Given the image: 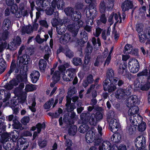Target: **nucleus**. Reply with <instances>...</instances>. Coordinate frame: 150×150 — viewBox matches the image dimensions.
<instances>
[{"instance_id":"31","label":"nucleus","mask_w":150,"mask_h":150,"mask_svg":"<svg viewBox=\"0 0 150 150\" xmlns=\"http://www.w3.org/2000/svg\"><path fill=\"white\" fill-rule=\"evenodd\" d=\"M47 64V62L44 59H42L40 60L38 65L40 71H44Z\"/></svg>"},{"instance_id":"63","label":"nucleus","mask_w":150,"mask_h":150,"mask_svg":"<svg viewBox=\"0 0 150 150\" xmlns=\"http://www.w3.org/2000/svg\"><path fill=\"white\" fill-rule=\"evenodd\" d=\"M29 121V117L28 116H25L23 117L21 120V122L24 125H26L28 123Z\"/></svg>"},{"instance_id":"14","label":"nucleus","mask_w":150,"mask_h":150,"mask_svg":"<svg viewBox=\"0 0 150 150\" xmlns=\"http://www.w3.org/2000/svg\"><path fill=\"white\" fill-rule=\"evenodd\" d=\"M66 98V103L65 106L68 112H71L74 110L76 108V107L74 103H71L72 99L71 97L67 95Z\"/></svg>"},{"instance_id":"12","label":"nucleus","mask_w":150,"mask_h":150,"mask_svg":"<svg viewBox=\"0 0 150 150\" xmlns=\"http://www.w3.org/2000/svg\"><path fill=\"white\" fill-rule=\"evenodd\" d=\"M27 71H24L22 73L17 75L15 79L12 80L11 81H14L17 85L21 82L25 81L27 80Z\"/></svg>"},{"instance_id":"28","label":"nucleus","mask_w":150,"mask_h":150,"mask_svg":"<svg viewBox=\"0 0 150 150\" xmlns=\"http://www.w3.org/2000/svg\"><path fill=\"white\" fill-rule=\"evenodd\" d=\"M149 72L148 74V70L147 69H143L141 72H139L137 74L138 76H147V80L150 79V69L149 70Z\"/></svg>"},{"instance_id":"3","label":"nucleus","mask_w":150,"mask_h":150,"mask_svg":"<svg viewBox=\"0 0 150 150\" xmlns=\"http://www.w3.org/2000/svg\"><path fill=\"white\" fill-rule=\"evenodd\" d=\"M127 106L130 108L128 111L129 120L132 125H134L135 123L132 119V116L134 117L135 114H137L139 111V108L137 105H139L140 101L137 96L132 95L128 97L127 99ZM126 117V120H128V117Z\"/></svg>"},{"instance_id":"45","label":"nucleus","mask_w":150,"mask_h":150,"mask_svg":"<svg viewBox=\"0 0 150 150\" xmlns=\"http://www.w3.org/2000/svg\"><path fill=\"white\" fill-rule=\"evenodd\" d=\"M67 57L69 58H71L74 56V53L67 47L64 53Z\"/></svg>"},{"instance_id":"51","label":"nucleus","mask_w":150,"mask_h":150,"mask_svg":"<svg viewBox=\"0 0 150 150\" xmlns=\"http://www.w3.org/2000/svg\"><path fill=\"white\" fill-rule=\"evenodd\" d=\"M47 141L45 139L42 140L40 139L38 141V145L42 148L45 147L47 145Z\"/></svg>"},{"instance_id":"60","label":"nucleus","mask_w":150,"mask_h":150,"mask_svg":"<svg viewBox=\"0 0 150 150\" xmlns=\"http://www.w3.org/2000/svg\"><path fill=\"white\" fill-rule=\"evenodd\" d=\"M55 9L51 6L48 7L46 10V14L48 15H52L53 14Z\"/></svg>"},{"instance_id":"57","label":"nucleus","mask_w":150,"mask_h":150,"mask_svg":"<svg viewBox=\"0 0 150 150\" xmlns=\"http://www.w3.org/2000/svg\"><path fill=\"white\" fill-rule=\"evenodd\" d=\"M81 14L80 17L78 19V20H72L73 21H75L74 24H75V25H76L77 27L79 28V29L80 28L82 27L83 25V22L81 20Z\"/></svg>"},{"instance_id":"40","label":"nucleus","mask_w":150,"mask_h":150,"mask_svg":"<svg viewBox=\"0 0 150 150\" xmlns=\"http://www.w3.org/2000/svg\"><path fill=\"white\" fill-rule=\"evenodd\" d=\"M110 144V142L107 140L104 141L102 143V146H100L99 150H107L108 145Z\"/></svg>"},{"instance_id":"50","label":"nucleus","mask_w":150,"mask_h":150,"mask_svg":"<svg viewBox=\"0 0 150 150\" xmlns=\"http://www.w3.org/2000/svg\"><path fill=\"white\" fill-rule=\"evenodd\" d=\"M77 92V90L74 86L71 87L67 93V95L70 97H71L73 95Z\"/></svg>"},{"instance_id":"30","label":"nucleus","mask_w":150,"mask_h":150,"mask_svg":"<svg viewBox=\"0 0 150 150\" xmlns=\"http://www.w3.org/2000/svg\"><path fill=\"white\" fill-rule=\"evenodd\" d=\"M62 37L65 40H67V43L69 42H71L74 41V38L75 37L71 35V33H65L63 35H62Z\"/></svg>"},{"instance_id":"13","label":"nucleus","mask_w":150,"mask_h":150,"mask_svg":"<svg viewBox=\"0 0 150 150\" xmlns=\"http://www.w3.org/2000/svg\"><path fill=\"white\" fill-rule=\"evenodd\" d=\"M76 69L74 68H69L67 69L66 72V74L69 78H67L66 75L65 78H64V81H72L76 75Z\"/></svg>"},{"instance_id":"58","label":"nucleus","mask_w":150,"mask_h":150,"mask_svg":"<svg viewBox=\"0 0 150 150\" xmlns=\"http://www.w3.org/2000/svg\"><path fill=\"white\" fill-rule=\"evenodd\" d=\"M10 103V105H11V108H14L17 105L20 104L19 103V100L15 99L11 100Z\"/></svg>"},{"instance_id":"6","label":"nucleus","mask_w":150,"mask_h":150,"mask_svg":"<svg viewBox=\"0 0 150 150\" xmlns=\"http://www.w3.org/2000/svg\"><path fill=\"white\" fill-rule=\"evenodd\" d=\"M86 3L90 4L88 10L86 11V16L88 19L93 20L97 15V11L96 8V5L94 0H85Z\"/></svg>"},{"instance_id":"4","label":"nucleus","mask_w":150,"mask_h":150,"mask_svg":"<svg viewBox=\"0 0 150 150\" xmlns=\"http://www.w3.org/2000/svg\"><path fill=\"white\" fill-rule=\"evenodd\" d=\"M90 115V113L88 112H83L81 114L80 117L83 123H88L91 125L95 126L103 118V114L100 111H97L95 114Z\"/></svg>"},{"instance_id":"20","label":"nucleus","mask_w":150,"mask_h":150,"mask_svg":"<svg viewBox=\"0 0 150 150\" xmlns=\"http://www.w3.org/2000/svg\"><path fill=\"white\" fill-rule=\"evenodd\" d=\"M76 113L74 112H71L70 115H69V113L64 115L63 119L64 121L66 119L67 120V122L70 124H74V120L75 119Z\"/></svg>"},{"instance_id":"22","label":"nucleus","mask_w":150,"mask_h":150,"mask_svg":"<svg viewBox=\"0 0 150 150\" xmlns=\"http://www.w3.org/2000/svg\"><path fill=\"white\" fill-rule=\"evenodd\" d=\"M40 75V73L38 71L35 70L32 71L30 76L32 82L33 83H36L38 80Z\"/></svg>"},{"instance_id":"64","label":"nucleus","mask_w":150,"mask_h":150,"mask_svg":"<svg viewBox=\"0 0 150 150\" xmlns=\"http://www.w3.org/2000/svg\"><path fill=\"white\" fill-rule=\"evenodd\" d=\"M108 145V146L107 147V150H117V148L118 147H117V146L116 145L113 144L112 146L111 144L110 143V144H109Z\"/></svg>"},{"instance_id":"36","label":"nucleus","mask_w":150,"mask_h":150,"mask_svg":"<svg viewBox=\"0 0 150 150\" xmlns=\"http://www.w3.org/2000/svg\"><path fill=\"white\" fill-rule=\"evenodd\" d=\"M72 62L73 64L76 66H81L82 64V61L81 59L79 57L73 58Z\"/></svg>"},{"instance_id":"43","label":"nucleus","mask_w":150,"mask_h":150,"mask_svg":"<svg viewBox=\"0 0 150 150\" xmlns=\"http://www.w3.org/2000/svg\"><path fill=\"white\" fill-rule=\"evenodd\" d=\"M93 49V48L92 46L88 42L87 43L86 47L85 50L86 55H88L91 56V54L92 52Z\"/></svg>"},{"instance_id":"32","label":"nucleus","mask_w":150,"mask_h":150,"mask_svg":"<svg viewBox=\"0 0 150 150\" xmlns=\"http://www.w3.org/2000/svg\"><path fill=\"white\" fill-rule=\"evenodd\" d=\"M51 23L52 26L56 28V27H58V26H59L61 25V24H62V20L61 19L59 18L58 19L55 18L52 19Z\"/></svg>"},{"instance_id":"7","label":"nucleus","mask_w":150,"mask_h":150,"mask_svg":"<svg viewBox=\"0 0 150 150\" xmlns=\"http://www.w3.org/2000/svg\"><path fill=\"white\" fill-rule=\"evenodd\" d=\"M64 11L66 15L70 17L72 20H77L80 17L81 13L78 11H74L71 7H68L65 8Z\"/></svg>"},{"instance_id":"62","label":"nucleus","mask_w":150,"mask_h":150,"mask_svg":"<svg viewBox=\"0 0 150 150\" xmlns=\"http://www.w3.org/2000/svg\"><path fill=\"white\" fill-rule=\"evenodd\" d=\"M103 29L99 27L97 28L96 29L95 33H93L94 35L96 37H98L100 35Z\"/></svg>"},{"instance_id":"55","label":"nucleus","mask_w":150,"mask_h":150,"mask_svg":"<svg viewBox=\"0 0 150 150\" xmlns=\"http://www.w3.org/2000/svg\"><path fill=\"white\" fill-rule=\"evenodd\" d=\"M11 6L10 10L13 14H14L17 13L18 11V6L16 4H13L9 6Z\"/></svg>"},{"instance_id":"25","label":"nucleus","mask_w":150,"mask_h":150,"mask_svg":"<svg viewBox=\"0 0 150 150\" xmlns=\"http://www.w3.org/2000/svg\"><path fill=\"white\" fill-rule=\"evenodd\" d=\"M77 127L75 125L70 126L68 129V134L70 136H74L76 133Z\"/></svg>"},{"instance_id":"33","label":"nucleus","mask_w":150,"mask_h":150,"mask_svg":"<svg viewBox=\"0 0 150 150\" xmlns=\"http://www.w3.org/2000/svg\"><path fill=\"white\" fill-rule=\"evenodd\" d=\"M107 19L106 17L105 14L103 13L100 17V19L97 20V24L98 25H100L102 23L105 24L107 22Z\"/></svg>"},{"instance_id":"39","label":"nucleus","mask_w":150,"mask_h":150,"mask_svg":"<svg viewBox=\"0 0 150 150\" xmlns=\"http://www.w3.org/2000/svg\"><path fill=\"white\" fill-rule=\"evenodd\" d=\"M36 128L37 129V132L38 134L40 133L41 131V129L44 130L46 127V125L44 122H43L42 124L40 123H38L36 125Z\"/></svg>"},{"instance_id":"10","label":"nucleus","mask_w":150,"mask_h":150,"mask_svg":"<svg viewBox=\"0 0 150 150\" xmlns=\"http://www.w3.org/2000/svg\"><path fill=\"white\" fill-rule=\"evenodd\" d=\"M128 67L131 73L135 74L138 72L140 68L138 60L135 59H130L128 63Z\"/></svg>"},{"instance_id":"29","label":"nucleus","mask_w":150,"mask_h":150,"mask_svg":"<svg viewBox=\"0 0 150 150\" xmlns=\"http://www.w3.org/2000/svg\"><path fill=\"white\" fill-rule=\"evenodd\" d=\"M17 96H18L19 103L22 104L24 103L27 101V96L25 94L23 93H19L16 95Z\"/></svg>"},{"instance_id":"24","label":"nucleus","mask_w":150,"mask_h":150,"mask_svg":"<svg viewBox=\"0 0 150 150\" xmlns=\"http://www.w3.org/2000/svg\"><path fill=\"white\" fill-rule=\"evenodd\" d=\"M137 86L138 88H140L141 90L142 91H147L150 88V82L149 80H147L145 83L138 84Z\"/></svg>"},{"instance_id":"49","label":"nucleus","mask_w":150,"mask_h":150,"mask_svg":"<svg viewBox=\"0 0 150 150\" xmlns=\"http://www.w3.org/2000/svg\"><path fill=\"white\" fill-rule=\"evenodd\" d=\"M54 100L53 98H51L47 102L44 104V107L45 109H50L51 105H52L54 103Z\"/></svg>"},{"instance_id":"61","label":"nucleus","mask_w":150,"mask_h":150,"mask_svg":"<svg viewBox=\"0 0 150 150\" xmlns=\"http://www.w3.org/2000/svg\"><path fill=\"white\" fill-rule=\"evenodd\" d=\"M62 24H61V26H62L63 24H64L65 26L67 27V25L70 24V20L67 18H65L62 20Z\"/></svg>"},{"instance_id":"59","label":"nucleus","mask_w":150,"mask_h":150,"mask_svg":"<svg viewBox=\"0 0 150 150\" xmlns=\"http://www.w3.org/2000/svg\"><path fill=\"white\" fill-rule=\"evenodd\" d=\"M67 47L68 46H67L64 47H63L62 46L60 45L57 50V53L58 54H60L61 52L64 53L66 51V49L67 48Z\"/></svg>"},{"instance_id":"16","label":"nucleus","mask_w":150,"mask_h":150,"mask_svg":"<svg viewBox=\"0 0 150 150\" xmlns=\"http://www.w3.org/2000/svg\"><path fill=\"white\" fill-rule=\"evenodd\" d=\"M68 30L70 32L71 35L75 37L77 35L79 31V28L75 25V24L72 23L67 25Z\"/></svg>"},{"instance_id":"17","label":"nucleus","mask_w":150,"mask_h":150,"mask_svg":"<svg viewBox=\"0 0 150 150\" xmlns=\"http://www.w3.org/2000/svg\"><path fill=\"white\" fill-rule=\"evenodd\" d=\"M133 5L132 1L130 0H126L122 3V8L123 10L126 11L132 9L133 7Z\"/></svg>"},{"instance_id":"2","label":"nucleus","mask_w":150,"mask_h":150,"mask_svg":"<svg viewBox=\"0 0 150 150\" xmlns=\"http://www.w3.org/2000/svg\"><path fill=\"white\" fill-rule=\"evenodd\" d=\"M114 71L111 68L108 69L107 71L105 79L103 81V86L105 91L112 93L117 89L116 86L118 79L114 77Z\"/></svg>"},{"instance_id":"15","label":"nucleus","mask_w":150,"mask_h":150,"mask_svg":"<svg viewBox=\"0 0 150 150\" xmlns=\"http://www.w3.org/2000/svg\"><path fill=\"white\" fill-rule=\"evenodd\" d=\"M97 135L92 130H89L87 132L86 135V142L88 143L92 142L95 140V138Z\"/></svg>"},{"instance_id":"26","label":"nucleus","mask_w":150,"mask_h":150,"mask_svg":"<svg viewBox=\"0 0 150 150\" xmlns=\"http://www.w3.org/2000/svg\"><path fill=\"white\" fill-rule=\"evenodd\" d=\"M81 123L82 125L80 126L78 129V130L80 133H84L88 130L89 127L87 125V123H83L82 121Z\"/></svg>"},{"instance_id":"9","label":"nucleus","mask_w":150,"mask_h":150,"mask_svg":"<svg viewBox=\"0 0 150 150\" xmlns=\"http://www.w3.org/2000/svg\"><path fill=\"white\" fill-rule=\"evenodd\" d=\"M146 138L143 136H138L136 139L135 142L136 147L137 148L135 150H146Z\"/></svg>"},{"instance_id":"35","label":"nucleus","mask_w":150,"mask_h":150,"mask_svg":"<svg viewBox=\"0 0 150 150\" xmlns=\"http://www.w3.org/2000/svg\"><path fill=\"white\" fill-rule=\"evenodd\" d=\"M11 25V21L8 18L4 19L3 22V27L5 30H7L9 29Z\"/></svg>"},{"instance_id":"19","label":"nucleus","mask_w":150,"mask_h":150,"mask_svg":"<svg viewBox=\"0 0 150 150\" xmlns=\"http://www.w3.org/2000/svg\"><path fill=\"white\" fill-rule=\"evenodd\" d=\"M119 122L116 119H112L109 123L111 131L113 132H116L118 127Z\"/></svg>"},{"instance_id":"54","label":"nucleus","mask_w":150,"mask_h":150,"mask_svg":"<svg viewBox=\"0 0 150 150\" xmlns=\"http://www.w3.org/2000/svg\"><path fill=\"white\" fill-rule=\"evenodd\" d=\"M61 25L58 27H56V31L57 33L59 35H62L65 33V28L63 27L62 28L61 27Z\"/></svg>"},{"instance_id":"48","label":"nucleus","mask_w":150,"mask_h":150,"mask_svg":"<svg viewBox=\"0 0 150 150\" xmlns=\"http://www.w3.org/2000/svg\"><path fill=\"white\" fill-rule=\"evenodd\" d=\"M36 89L35 86L32 84L31 85L27 84L25 87V90L27 92L32 91Z\"/></svg>"},{"instance_id":"42","label":"nucleus","mask_w":150,"mask_h":150,"mask_svg":"<svg viewBox=\"0 0 150 150\" xmlns=\"http://www.w3.org/2000/svg\"><path fill=\"white\" fill-rule=\"evenodd\" d=\"M107 7L106 6L105 2L101 1L100 4L99 10L101 13H105Z\"/></svg>"},{"instance_id":"18","label":"nucleus","mask_w":150,"mask_h":150,"mask_svg":"<svg viewBox=\"0 0 150 150\" xmlns=\"http://www.w3.org/2000/svg\"><path fill=\"white\" fill-rule=\"evenodd\" d=\"M60 78V72L58 71H55L52 77L53 81L50 83V87L52 88L54 87L55 84L59 80Z\"/></svg>"},{"instance_id":"21","label":"nucleus","mask_w":150,"mask_h":150,"mask_svg":"<svg viewBox=\"0 0 150 150\" xmlns=\"http://www.w3.org/2000/svg\"><path fill=\"white\" fill-rule=\"evenodd\" d=\"M94 81L93 76L91 74H90L88 75L86 79L83 81L82 85L86 88L88 86L89 84H92Z\"/></svg>"},{"instance_id":"52","label":"nucleus","mask_w":150,"mask_h":150,"mask_svg":"<svg viewBox=\"0 0 150 150\" xmlns=\"http://www.w3.org/2000/svg\"><path fill=\"white\" fill-rule=\"evenodd\" d=\"M57 4V8L59 9L63 10L65 4L63 0H58Z\"/></svg>"},{"instance_id":"1","label":"nucleus","mask_w":150,"mask_h":150,"mask_svg":"<svg viewBox=\"0 0 150 150\" xmlns=\"http://www.w3.org/2000/svg\"><path fill=\"white\" fill-rule=\"evenodd\" d=\"M30 60V57L27 54H23L20 57H18L17 63L16 60L13 59L11 63L10 70L4 76V77H6L4 80H7L14 70L16 73H18L19 71L20 74L22 73L24 71H27V70H25V65L28 63ZM26 69L27 70V69Z\"/></svg>"},{"instance_id":"8","label":"nucleus","mask_w":150,"mask_h":150,"mask_svg":"<svg viewBox=\"0 0 150 150\" xmlns=\"http://www.w3.org/2000/svg\"><path fill=\"white\" fill-rule=\"evenodd\" d=\"M118 72L121 74L123 76H125L129 80H131L132 78V74L128 72L127 65L126 62H122L120 65L118 69Z\"/></svg>"},{"instance_id":"27","label":"nucleus","mask_w":150,"mask_h":150,"mask_svg":"<svg viewBox=\"0 0 150 150\" xmlns=\"http://www.w3.org/2000/svg\"><path fill=\"white\" fill-rule=\"evenodd\" d=\"M81 39L80 42L81 45L84 44L87 42L88 40L87 34L84 30L83 31L80 33Z\"/></svg>"},{"instance_id":"53","label":"nucleus","mask_w":150,"mask_h":150,"mask_svg":"<svg viewBox=\"0 0 150 150\" xmlns=\"http://www.w3.org/2000/svg\"><path fill=\"white\" fill-rule=\"evenodd\" d=\"M146 128V123L145 122H143L139 125L138 127V129L139 132H142L145 130Z\"/></svg>"},{"instance_id":"46","label":"nucleus","mask_w":150,"mask_h":150,"mask_svg":"<svg viewBox=\"0 0 150 150\" xmlns=\"http://www.w3.org/2000/svg\"><path fill=\"white\" fill-rule=\"evenodd\" d=\"M24 87V83H21L20 84L18 87L15 89V95H16L18 93H22V90Z\"/></svg>"},{"instance_id":"56","label":"nucleus","mask_w":150,"mask_h":150,"mask_svg":"<svg viewBox=\"0 0 150 150\" xmlns=\"http://www.w3.org/2000/svg\"><path fill=\"white\" fill-rule=\"evenodd\" d=\"M91 59V56L88 55H86L84 62V64H83V68L85 67L86 65L88 64L90 61Z\"/></svg>"},{"instance_id":"37","label":"nucleus","mask_w":150,"mask_h":150,"mask_svg":"<svg viewBox=\"0 0 150 150\" xmlns=\"http://www.w3.org/2000/svg\"><path fill=\"white\" fill-rule=\"evenodd\" d=\"M12 80L9 81V83H6L5 86L4 88L7 90H11L12 89L14 86H17V84H16L14 81H11Z\"/></svg>"},{"instance_id":"11","label":"nucleus","mask_w":150,"mask_h":150,"mask_svg":"<svg viewBox=\"0 0 150 150\" xmlns=\"http://www.w3.org/2000/svg\"><path fill=\"white\" fill-rule=\"evenodd\" d=\"M21 42V38L19 36H17L16 38L13 39L12 42L8 44L7 48L11 50H15L18 46L20 45Z\"/></svg>"},{"instance_id":"23","label":"nucleus","mask_w":150,"mask_h":150,"mask_svg":"<svg viewBox=\"0 0 150 150\" xmlns=\"http://www.w3.org/2000/svg\"><path fill=\"white\" fill-rule=\"evenodd\" d=\"M18 117L16 116L14 117L13 120V124L12 126L14 129L21 130L23 128L22 125L18 121Z\"/></svg>"},{"instance_id":"44","label":"nucleus","mask_w":150,"mask_h":150,"mask_svg":"<svg viewBox=\"0 0 150 150\" xmlns=\"http://www.w3.org/2000/svg\"><path fill=\"white\" fill-rule=\"evenodd\" d=\"M9 134L5 133L2 134L1 136V142L2 143H4L7 142L9 139Z\"/></svg>"},{"instance_id":"47","label":"nucleus","mask_w":150,"mask_h":150,"mask_svg":"<svg viewBox=\"0 0 150 150\" xmlns=\"http://www.w3.org/2000/svg\"><path fill=\"white\" fill-rule=\"evenodd\" d=\"M121 138V136H118L117 134H113L111 137L112 141L116 143L120 142Z\"/></svg>"},{"instance_id":"41","label":"nucleus","mask_w":150,"mask_h":150,"mask_svg":"<svg viewBox=\"0 0 150 150\" xmlns=\"http://www.w3.org/2000/svg\"><path fill=\"white\" fill-rule=\"evenodd\" d=\"M132 48L131 45L129 44L126 45L124 48V52L126 54H131V51Z\"/></svg>"},{"instance_id":"38","label":"nucleus","mask_w":150,"mask_h":150,"mask_svg":"<svg viewBox=\"0 0 150 150\" xmlns=\"http://www.w3.org/2000/svg\"><path fill=\"white\" fill-rule=\"evenodd\" d=\"M58 68L59 70V71H58L60 72V74L61 73L62 74V77L63 79H64V78H65L66 76V75L65 74L66 72L65 71L66 70V68L65 66L63 65H60V66H59Z\"/></svg>"},{"instance_id":"5","label":"nucleus","mask_w":150,"mask_h":150,"mask_svg":"<svg viewBox=\"0 0 150 150\" xmlns=\"http://www.w3.org/2000/svg\"><path fill=\"white\" fill-rule=\"evenodd\" d=\"M120 87L122 85V88H120L117 89L115 93L116 97L120 99L122 98H125L128 96H130L132 91V87L131 85L128 83H125L124 81L121 79L118 80L117 82L116 85Z\"/></svg>"},{"instance_id":"34","label":"nucleus","mask_w":150,"mask_h":150,"mask_svg":"<svg viewBox=\"0 0 150 150\" xmlns=\"http://www.w3.org/2000/svg\"><path fill=\"white\" fill-rule=\"evenodd\" d=\"M147 35H148L146 30L144 31L143 34L142 33L140 35L139 34L140 42L142 43H144L145 42V40L149 38V37H147Z\"/></svg>"}]
</instances>
